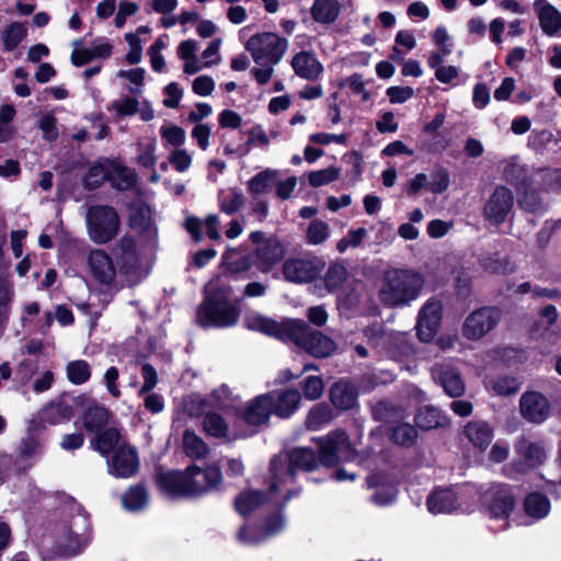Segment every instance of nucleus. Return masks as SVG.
<instances>
[{"instance_id": "f257e3e1", "label": "nucleus", "mask_w": 561, "mask_h": 561, "mask_svg": "<svg viewBox=\"0 0 561 561\" xmlns=\"http://www.w3.org/2000/svg\"><path fill=\"white\" fill-rule=\"evenodd\" d=\"M320 456L309 447H298L288 455L274 457L270 463L268 492L270 501L276 505H284L293 495L299 493L295 488V470L312 471L320 465L334 466L340 460L353 459L354 450L348 436L342 430H336L316 439Z\"/></svg>"}, {"instance_id": "f03ea898", "label": "nucleus", "mask_w": 561, "mask_h": 561, "mask_svg": "<svg viewBox=\"0 0 561 561\" xmlns=\"http://www.w3.org/2000/svg\"><path fill=\"white\" fill-rule=\"evenodd\" d=\"M243 322L249 330L260 331L284 342L291 341L314 357H328L336 350V344L331 337L312 330L300 319L276 322L257 312H249L244 316Z\"/></svg>"}, {"instance_id": "7ed1b4c3", "label": "nucleus", "mask_w": 561, "mask_h": 561, "mask_svg": "<svg viewBox=\"0 0 561 561\" xmlns=\"http://www.w3.org/2000/svg\"><path fill=\"white\" fill-rule=\"evenodd\" d=\"M222 480L219 467L204 469L191 466L185 471H170L158 476L160 488L170 496H198L218 489Z\"/></svg>"}, {"instance_id": "20e7f679", "label": "nucleus", "mask_w": 561, "mask_h": 561, "mask_svg": "<svg viewBox=\"0 0 561 561\" xmlns=\"http://www.w3.org/2000/svg\"><path fill=\"white\" fill-rule=\"evenodd\" d=\"M424 285L421 274L411 270L392 268L383 273L378 285V299L388 308L408 306Z\"/></svg>"}, {"instance_id": "39448f33", "label": "nucleus", "mask_w": 561, "mask_h": 561, "mask_svg": "<svg viewBox=\"0 0 561 561\" xmlns=\"http://www.w3.org/2000/svg\"><path fill=\"white\" fill-rule=\"evenodd\" d=\"M54 530L55 551L61 557L80 553L91 541V526L87 514L79 507Z\"/></svg>"}, {"instance_id": "423d86ee", "label": "nucleus", "mask_w": 561, "mask_h": 561, "mask_svg": "<svg viewBox=\"0 0 561 561\" xmlns=\"http://www.w3.org/2000/svg\"><path fill=\"white\" fill-rule=\"evenodd\" d=\"M256 65H277L288 49V41L274 32H262L252 35L245 43Z\"/></svg>"}, {"instance_id": "0eeeda50", "label": "nucleus", "mask_w": 561, "mask_h": 561, "mask_svg": "<svg viewBox=\"0 0 561 561\" xmlns=\"http://www.w3.org/2000/svg\"><path fill=\"white\" fill-rule=\"evenodd\" d=\"M90 239L96 244L113 240L119 230L121 219L117 211L110 206H91L85 216Z\"/></svg>"}, {"instance_id": "6e6552de", "label": "nucleus", "mask_w": 561, "mask_h": 561, "mask_svg": "<svg viewBox=\"0 0 561 561\" xmlns=\"http://www.w3.org/2000/svg\"><path fill=\"white\" fill-rule=\"evenodd\" d=\"M240 310L238 306L227 300L205 298L196 313L201 327L228 328L238 322Z\"/></svg>"}, {"instance_id": "1a4fd4ad", "label": "nucleus", "mask_w": 561, "mask_h": 561, "mask_svg": "<svg viewBox=\"0 0 561 561\" xmlns=\"http://www.w3.org/2000/svg\"><path fill=\"white\" fill-rule=\"evenodd\" d=\"M240 405V396L234 394L226 385L214 389L207 397L191 396L186 403L187 412L191 415L204 413V408H215L226 412L232 411L237 414Z\"/></svg>"}, {"instance_id": "9d476101", "label": "nucleus", "mask_w": 561, "mask_h": 561, "mask_svg": "<svg viewBox=\"0 0 561 561\" xmlns=\"http://www.w3.org/2000/svg\"><path fill=\"white\" fill-rule=\"evenodd\" d=\"M112 253L119 265V273L126 277V283L134 285L140 282L144 275L135 239L123 236L113 247Z\"/></svg>"}, {"instance_id": "9b49d317", "label": "nucleus", "mask_w": 561, "mask_h": 561, "mask_svg": "<svg viewBox=\"0 0 561 561\" xmlns=\"http://www.w3.org/2000/svg\"><path fill=\"white\" fill-rule=\"evenodd\" d=\"M364 335L373 347L388 348L390 355L401 359L413 354V348L403 334L385 332L382 325L376 323L364 330Z\"/></svg>"}, {"instance_id": "f8f14e48", "label": "nucleus", "mask_w": 561, "mask_h": 561, "mask_svg": "<svg viewBox=\"0 0 561 561\" xmlns=\"http://www.w3.org/2000/svg\"><path fill=\"white\" fill-rule=\"evenodd\" d=\"M516 459L512 467L516 472L526 473L541 466L547 459V450L541 442L528 437H519L514 445Z\"/></svg>"}, {"instance_id": "ddd939ff", "label": "nucleus", "mask_w": 561, "mask_h": 561, "mask_svg": "<svg viewBox=\"0 0 561 561\" xmlns=\"http://www.w3.org/2000/svg\"><path fill=\"white\" fill-rule=\"evenodd\" d=\"M485 503L490 518L502 522L500 528L505 529L508 525L507 518L515 506L512 488L507 484L492 486L485 494Z\"/></svg>"}, {"instance_id": "4468645a", "label": "nucleus", "mask_w": 561, "mask_h": 561, "mask_svg": "<svg viewBox=\"0 0 561 561\" xmlns=\"http://www.w3.org/2000/svg\"><path fill=\"white\" fill-rule=\"evenodd\" d=\"M501 312L496 308L483 307L471 312L462 327V334L469 340H479L489 333L500 321Z\"/></svg>"}, {"instance_id": "2eb2a0df", "label": "nucleus", "mask_w": 561, "mask_h": 561, "mask_svg": "<svg viewBox=\"0 0 561 561\" xmlns=\"http://www.w3.org/2000/svg\"><path fill=\"white\" fill-rule=\"evenodd\" d=\"M514 206V195L505 186H497L486 201L483 215L493 225H500L505 221Z\"/></svg>"}, {"instance_id": "dca6fc26", "label": "nucleus", "mask_w": 561, "mask_h": 561, "mask_svg": "<svg viewBox=\"0 0 561 561\" xmlns=\"http://www.w3.org/2000/svg\"><path fill=\"white\" fill-rule=\"evenodd\" d=\"M274 396L264 393L249 401L243 409H238L237 416L252 426L266 424L273 413Z\"/></svg>"}, {"instance_id": "f3484780", "label": "nucleus", "mask_w": 561, "mask_h": 561, "mask_svg": "<svg viewBox=\"0 0 561 561\" xmlns=\"http://www.w3.org/2000/svg\"><path fill=\"white\" fill-rule=\"evenodd\" d=\"M106 462L108 473L116 478H129L139 467L137 450L129 445L116 449Z\"/></svg>"}, {"instance_id": "a211bd4d", "label": "nucleus", "mask_w": 561, "mask_h": 561, "mask_svg": "<svg viewBox=\"0 0 561 561\" xmlns=\"http://www.w3.org/2000/svg\"><path fill=\"white\" fill-rule=\"evenodd\" d=\"M88 267L92 277L102 285H113L117 268L113 259L101 249L92 250L88 255Z\"/></svg>"}, {"instance_id": "6ab92c4d", "label": "nucleus", "mask_w": 561, "mask_h": 561, "mask_svg": "<svg viewBox=\"0 0 561 561\" xmlns=\"http://www.w3.org/2000/svg\"><path fill=\"white\" fill-rule=\"evenodd\" d=\"M320 263L309 259H288L283 264V274L291 283H309L320 273Z\"/></svg>"}, {"instance_id": "aec40b11", "label": "nucleus", "mask_w": 561, "mask_h": 561, "mask_svg": "<svg viewBox=\"0 0 561 561\" xmlns=\"http://www.w3.org/2000/svg\"><path fill=\"white\" fill-rule=\"evenodd\" d=\"M442 305L428 300L420 310L417 319V336L423 342H430L436 334L440 323Z\"/></svg>"}, {"instance_id": "412c9836", "label": "nucleus", "mask_w": 561, "mask_h": 561, "mask_svg": "<svg viewBox=\"0 0 561 561\" xmlns=\"http://www.w3.org/2000/svg\"><path fill=\"white\" fill-rule=\"evenodd\" d=\"M462 492H456L453 489H439L433 491L426 501L428 511L432 514H449L462 508Z\"/></svg>"}, {"instance_id": "4be33fe9", "label": "nucleus", "mask_w": 561, "mask_h": 561, "mask_svg": "<svg viewBox=\"0 0 561 561\" xmlns=\"http://www.w3.org/2000/svg\"><path fill=\"white\" fill-rule=\"evenodd\" d=\"M520 414L531 423H542L550 413V405L545 396L539 392H526L519 401Z\"/></svg>"}, {"instance_id": "5701e85b", "label": "nucleus", "mask_w": 561, "mask_h": 561, "mask_svg": "<svg viewBox=\"0 0 561 561\" xmlns=\"http://www.w3.org/2000/svg\"><path fill=\"white\" fill-rule=\"evenodd\" d=\"M432 376L439 382L444 391L450 397H460L465 392V383L459 371L448 363L436 364L432 368Z\"/></svg>"}, {"instance_id": "b1692460", "label": "nucleus", "mask_w": 561, "mask_h": 561, "mask_svg": "<svg viewBox=\"0 0 561 561\" xmlns=\"http://www.w3.org/2000/svg\"><path fill=\"white\" fill-rule=\"evenodd\" d=\"M290 65L296 76L308 81L320 79L324 70L317 56L306 50L297 53Z\"/></svg>"}, {"instance_id": "393cba45", "label": "nucleus", "mask_w": 561, "mask_h": 561, "mask_svg": "<svg viewBox=\"0 0 561 561\" xmlns=\"http://www.w3.org/2000/svg\"><path fill=\"white\" fill-rule=\"evenodd\" d=\"M284 256V248L277 238L266 239L255 251L256 265L261 272H270Z\"/></svg>"}, {"instance_id": "a878e982", "label": "nucleus", "mask_w": 561, "mask_h": 561, "mask_svg": "<svg viewBox=\"0 0 561 561\" xmlns=\"http://www.w3.org/2000/svg\"><path fill=\"white\" fill-rule=\"evenodd\" d=\"M357 396L355 385L345 379L336 381L330 389L331 402L339 410H350L355 407Z\"/></svg>"}, {"instance_id": "bb28decb", "label": "nucleus", "mask_w": 561, "mask_h": 561, "mask_svg": "<svg viewBox=\"0 0 561 561\" xmlns=\"http://www.w3.org/2000/svg\"><path fill=\"white\" fill-rule=\"evenodd\" d=\"M534 8L543 33L549 36L557 35L561 28V12L546 0H535Z\"/></svg>"}, {"instance_id": "cd10ccee", "label": "nucleus", "mask_w": 561, "mask_h": 561, "mask_svg": "<svg viewBox=\"0 0 561 561\" xmlns=\"http://www.w3.org/2000/svg\"><path fill=\"white\" fill-rule=\"evenodd\" d=\"M91 445L98 453L108 458L111 457L110 454L113 455L116 449H119L122 446H126L128 444L117 428L110 427L99 433L91 440Z\"/></svg>"}, {"instance_id": "c85d7f7f", "label": "nucleus", "mask_w": 561, "mask_h": 561, "mask_svg": "<svg viewBox=\"0 0 561 561\" xmlns=\"http://www.w3.org/2000/svg\"><path fill=\"white\" fill-rule=\"evenodd\" d=\"M463 435L476 448L484 451L492 442L493 430L486 422L472 421L465 426Z\"/></svg>"}, {"instance_id": "c756f323", "label": "nucleus", "mask_w": 561, "mask_h": 561, "mask_svg": "<svg viewBox=\"0 0 561 561\" xmlns=\"http://www.w3.org/2000/svg\"><path fill=\"white\" fill-rule=\"evenodd\" d=\"M270 393L274 396L273 413L282 419L289 417L299 407L301 396L296 389Z\"/></svg>"}, {"instance_id": "7c9ffc66", "label": "nucleus", "mask_w": 561, "mask_h": 561, "mask_svg": "<svg viewBox=\"0 0 561 561\" xmlns=\"http://www.w3.org/2000/svg\"><path fill=\"white\" fill-rule=\"evenodd\" d=\"M72 415V404L67 400L50 402L41 411V420L53 425L68 421Z\"/></svg>"}, {"instance_id": "2f4dec72", "label": "nucleus", "mask_w": 561, "mask_h": 561, "mask_svg": "<svg viewBox=\"0 0 561 561\" xmlns=\"http://www.w3.org/2000/svg\"><path fill=\"white\" fill-rule=\"evenodd\" d=\"M284 527V519L280 515H276L273 518L268 519L265 526L264 531L256 536L254 530L249 529L247 527L241 528L238 534V538L240 541L248 545H255L262 541L263 539L276 535Z\"/></svg>"}, {"instance_id": "473e14b6", "label": "nucleus", "mask_w": 561, "mask_h": 561, "mask_svg": "<svg viewBox=\"0 0 561 561\" xmlns=\"http://www.w3.org/2000/svg\"><path fill=\"white\" fill-rule=\"evenodd\" d=\"M341 4L337 0H314L311 16L318 23L331 24L339 18Z\"/></svg>"}, {"instance_id": "72a5a7b5", "label": "nucleus", "mask_w": 561, "mask_h": 561, "mask_svg": "<svg viewBox=\"0 0 561 561\" xmlns=\"http://www.w3.org/2000/svg\"><path fill=\"white\" fill-rule=\"evenodd\" d=\"M108 181L114 187L119 191H127L135 186L137 176L131 169L116 163L108 164Z\"/></svg>"}, {"instance_id": "f704fd0d", "label": "nucleus", "mask_w": 561, "mask_h": 561, "mask_svg": "<svg viewBox=\"0 0 561 561\" xmlns=\"http://www.w3.org/2000/svg\"><path fill=\"white\" fill-rule=\"evenodd\" d=\"M551 505L547 496L539 492L528 494L524 500V511L534 519H541L550 512Z\"/></svg>"}, {"instance_id": "c9c22d12", "label": "nucleus", "mask_w": 561, "mask_h": 561, "mask_svg": "<svg viewBox=\"0 0 561 561\" xmlns=\"http://www.w3.org/2000/svg\"><path fill=\"white\" fill-rule=\"evenodd\" d=\"M244 205V194L240 188H229L218 195V207L226 215L238 213Z\"/></svg>"}, {"instance_id": "e433bc0d", "label": "nucleus", "mask_w": 561, "mask_h": 561, "mask_svg": "<svg viewBox=\"0 0 561 561\" xmlns=\"http://www.w3.org/2000/svg\"><path fill=\"white\" fill-rule=\"evenodd\" d=\"M277 178V171L265 169L248 181V191L251 196L259 197L270 191Z\"/></svg>"}, {"instance_id": "4c0bfd02", "label": "nucleus", "mask_w": 561, "mask_h": 561, "mask_svg": "<svg viewBox=\"0 0 561 561\" xmlns=\"http://www.w3.org/2000/svg\"><path fill=\"white\" fill-rule=\"evenodd\" d=\"M389 438L396 445L410 448L416 443L417 432L409 423H399L390 427Z\"/></svg>"}, {"instance_id": "58836bf2", "label": "nucleus", "mask_w": 561, "mask_h": 561, "mask_svg": "<svg viewBox=\"0 0 561 561\" xmlns=\"http://www.w3.org/2000/svg\"><path fill=\"white\" fill-rule=\"evenodd\" d=\"M27 34L26 27L20 22H12L0 33V39L7 51L14 50Z\"/></svg>"}, {"instance_id": "ea45409f", "label": "nucleus", "mask_w": 561, "mask_h": 561, "mask_svg": "<svg viewBox=\"0 0 561 561\" xmlns=\"http://www.w3.org/2000/svg\"><path fill=\"white\" fill-rule=\"evenodd\" d=\"M110 412L106 408L94 404L89 407L83 415V425L90 432L100 431L108 422Z\"/></svg>"}, {"instance_id": "a19ab883", "label": "nucleus", "mask_w": 561, "mask_h": 561, "mask_svg": "<svg viewBox=\"0 0 561 561\" xmlns=\"http://www.w3.org/2000/svg\"><path fill=\"white\" fill-rule=\"evenodd\" d=\"M205 298L229 301V298L232 294L230 275L217 276L209 280L205 287Z\"/></svg>"}, {"instance_id": "79ce46f5", "label": "nucleus", "mask_w": 561, "mask_h": 561, "mask_svg": "<svg viewBox=\"0 0 561 561\" xmlns=\"http://www.w3.org/2000/svg\"><path fill=\"white\" fill-rule=\"evenodd\" d=\"M204 419H203V427L204 431L213 437L216 438H227L229 433V427L225 419L215 413V412H206L204 410Z\"/></svg>"}, {"instance_id": "37998d69", "label": "nucleus", "mask_w": 561, "mask_h": 561, "mask_svg": "<svg viewBox=\"0 0 561 561\" xmlns=\"http://www.w3.org/2000/svg\"><path fill=\"white\" fill-rule=\"evenodd\" d=\"M517 192L519 194L517 202L520 208L528 213H538L543 209L538 193L527 183H520V185L517 187Z\"/></svg>"}, {"instance_id": "c03bdc74", "label": "nucleus", "mask_w": 561, "mask_h": 561, "mask_svg": "<svg viewBox=\"0 0 561 561\" xmlns=\"http://www.w3.org/2000/svg\"><path fill=\"white\" fill-rule=\"evenodd\" d=\"M183 448L190 458L195 459L206 457L209 450L206 443L192 430H186L183 433Z\"/></svg>"}, {"instance_id": "a18cd8bd", "label": "nucleus", "mask_w": 561, "mask_h": 561, "mask_svg": "<svg viewBox=\"0 0 561 561\" xmlns=\"http://www.w3.org/2000/svg\"><path fill=\"white\" fill-rule=\"evenodd\" d=\"M122 503L127 511H140L148 504V493L142 485L130 486L124 493Z\"/></svg>"}, {"instance_id": "49530a36", "label": "nucleus", "mask_w": 561, "mask_h": 561, "mask_svg": "<svg viewBox=\"0 0 561 561\" xmlns=\"http://www.w3.org/2000/svg\"><path fill=\"white\" fill-rule=\"evenodd\" d=\"M414 421L421 430H432L442 426L445 417L438 409L434 407H424L419 410Z\"/></svg>"}, {"instance_id": "de8ad7c7", "label": "nucleus", "mask_w": 561, "mask_h": 561, "mask_svg": "<svg viewBox=\"0 0 561 561\" xmlns=\"http://www.w3.org/2000/svg\"><path fill=\"white\" fill-rule=\"evenodd\" d=\"M264 501L261 491H247L236 499L234 506L238 513L244 516L256 510Z\"/></svg>"}, {"instance_id": "09e8293b", "label": "nucleus", "mask_w": 561, "mask_h": 561, "mask_svg": "<svg viewBox=\"0 0 561 561\" xmlns=\"http://www.w3.org/2000/svg\"><path fill=\"white\" fill-rule=\"evenodd\" d=\"M37 373V363L32 359H24L18 365L14 371V381L21 387L23 392H26Z\"/></svg>"}, {"instance_id": "8fccbe9b", "label": "nucleus", "mask_w": 561, "mask_h": 561, "mask_svg": "<svg viewBox=\"0 0 561 561\" xmlns=\"http://www.w3.org/2000/svg\"><path fill=\"white\" fill-rule=\"evenodd\" d=\"M333 420V413L328 404L314 405L307 416V427L312 431L320 430Z\"/></svg>"}, {"instance_id": "3c124183", "label": "nucleus", "mask_w": 561, "mask_h": 561, "mask_svg": "<svg viewBox=\"0 0 561 561\" xmlns=\"http://www.w3.org/2000/svg\"><path fill=\"white\" fill-rule=\"evenodd\" d=\"M347 278V270L343 264L334 263L330 265L328 271L324 273L322 277V283L324 284L327 290L329 293L335 291Z\"/></svg>"}, {"instance_id": "603ef678", "label": "nucleus", "mask_w": 561, "mask_h": 561, "mask_svg": "<svg viewBox=\"0 0 561 561\" xmlns=\"http://www.w3.org/2000/svg\"><path fill=\"white\" fill-rule=\"evenodd\" d=\"M67 378L73 385H82L91 377V367L88 362L77 359L68 363L66 367Z\"/></svg>"}, {"instance_id": "864d4df0", "label": "nucleus", "mask_w": 561, "mask_h": 561, "mask_svg": "<svg viewBox=\"0 0 561 561\" xmlns=\"http://www.w3.org/2000/svg\"><path fill=\"white\" fill-rule=\"evenodd\" d=\"M110 168L107 164L95 163L91 165L83 179V185L87 190L100 187L105 180H108Z\"/></svg>"}, {"instance_id": "5fc2aeb1", "label": "nucleus", "mask_w": 561, "mask_h": 561, "mask_svg": "<svg viewBox=\"0 0 561 561\" xmlns=\"http://www.w3.org/2000/svg\"><path fill=\"white\" fill-rule=\"evenodd\" d=\"M481 265L484 271L493 274H510L515 271V265L507 257L489 255L482 259Z\"/></svg>"}, {"instance_id": "6e6d98bb", "label": "nucleus", "mask_w": 561, "mask_h": 561, "mask_svg": "<svg viewBox=\"0 0 561 561\" xmlns=\"http://www.w3.org/2000/svg\"><path fill=\"white\" fill-rule=\"evenodd\" d=\"M489 387L499 396H510L520 388L519 381L511 376H500L489 381Z\"/></svg>"}, {"instance_id": "4d7b16f0", "label": "nucleus", "mask_w": 561, "mask_h": 561, "mask_svg": "<svg viewBox=\"0 0 561 561\" xmlns=\"http://www.w3.org/2000/svg\"><path fill=\"white\" fill-rule=\"evenodd\" d=\"M330 236L329 225L322 220H312L307 229L306 238L310 244H321Z\"/></svg>"}, {"instance_id": "13d9d810", "label": "nucleus", "mask_w": 561, "mask_h": 561, "mask_svg": "<svg viewBox=\"0 0 561 561\" xmlns=\"http://www.w3.org/2000/svg\"><path fill=\"white\" fill-rule=\"evenodd\" d=\"M450 184L449 173L442 167L435 168L431 173L427 190L433 194L444 193Z\"/></svg>"}, {"instance_id": "bf43d9fd", "label": "nucleus", "mask_w": 561, "mask_h": 561, "mask_svg": "<svg viewBox=\"0 0 561 561\" xmlns=\"http://www.w3.org/2000/svg\"><path fill=\"white\" fill-rule=\"evenodd\" d=\"M160 135L164 140V146H172L176 149H180L182 145H184L186 139L185 130L175 125H163L160 128Z\"/></svg>"}, {"instance_id": "052dcab7", "label": "nucleus", "mask_w": 561, "mask_h": 561, "mask_svg": "<svg viewBox=\"0 0 561 561\" xmlns=\"http://www.w3.org/2000/svg\"><path fill=\"white\" fill-rule=\"evenodd\" d=\"M339 175V169L335 167H329L327 169L310 172L308 175V181L310 185L319 187L335 181Z\"/></svg>"}, {"instance_id": "680f3d73", "label": "nucleus", "mask_w": 561, "mask_h": 561, "mask_svg": "<svg viewBox=\"0 0 561 561\" xmlns=\"http://www.w3.org/2000/svg\"><path fill=\"white\" fill-rule=\"evenodd\" d=\"M225 262L229 274H239L247 272L253 265V259L251 255H240L232 257L231 254L225 255Z\"/></svg>"}, {"instance_id": "e2e57ef3", "label": "nucleus", "mask_w": 561, "mask_h": 561, "mask_svg": "<svg viewBox=\"0 0 561 561\" xmlns=\"http://www.w3.org/2000/svg\"><path fill=\"white\" fill-rule=\"evenodd\" d=\"M168 160L174 170L180 173L186 172L192 165V156L186 149H174Z\"/></svg>"}, {"instance_id": "0e129e2a", "label": "nucleus", "mask_w": 561, "mask_h": 561, "mask_svg": "<svg viewBox=\"0 0 561 561\" xmlns=\"http://www.w3.org/2000/svg\"><path fill=\"white\" fill-rule=\"evenodd\" d=\"M323 380L318 376H309L305 379L302 391L308 400H317L323 393Z\"/></svg>"}, {"instance_id": "69168bd1", "label": "nucleus", "mask_w": 561, "mask_h": 561, "mask_svg": "<svg viewBox=\"0 0 561 561\" xmlns=\"http://www.w3.org/2000/svg\"><path fill=\"white\" fill-rule=\"evenodd\" d=\"M138 101L130 96H125L113 101L112 110L119 116L134 115L138 112Z\"/></svg>"}, {"instance_id": "338daca9", "label": "nucleus", "mask_w": 561, "mask_h": 561, "mask_svg": "<svg viewBox=\"0 0 561 561\" xmlns=\"http://www.w3.org/2000/svg\"><path fill=\"white\" fill-rule=\"evenodd\" d=\"M116 76L118 78L127 79L130 83L135 84L136 88H129L130 93L139 94L140 87L144 84L145 70L142 68L119 70Z\"/></svg>"}, {"instance_id": "774afa93", "label": "nucleus", "mask_w": 561, "mask_h": 561, "mask_svg": "<svg viewBox=\"0 0 561 561\" xmlns=\"http://www.w3.org/2000/svg\"><path fill=\"white\" fill-rule=\"evenodd\" d=\"M139 10V7L136 2L131 1H121L118 4V11L114 19V24L116 27L121 28L125 25L127 18L135 15Z\"/></svg>"}]
</instances>
